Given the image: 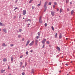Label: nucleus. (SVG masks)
Masks as SVG:
<instances>
[{
  "instance_id": "nucleus-1",
  "label": "nucleus",
  "mask_w": 75,
  "mask_h": 75,
  "mask_svg": "<svg viewBox=\"0 0 75 75\" xmlns=\"http://www.w3.org/2000/svg\"><path fill=\"white\" fill-rule=\"evenodd\" d=\"M47 4H48V2L46 1L45 3L44 7H47V6H46L47 5Z\"/></svg>"
},
{
  "instance_id": "nucleus-2",
  "label": "nucleus",
  "mask_w": 75,
  "mask_h": 75,
  "mask_svg": "<svg viewBox=\"0 0 75 75\" xmlns=\"http://www.w3.org/2000/svg\"><path fill=\"white\" fill-rule=\"evenodd\" d=\"M34 43V40H33L31 43H30L29 45L30 46H31L33 45V44Z\"/></svg>"
},
{
  "instance_id": "nucleus-3",
  "label": "nucleus",
  "mask_w": 75,
  "mask_h": 75,
  "mask_svg": "<svg viewBox=\"0 0 75 75\" xmlns=\"http://www.w3.org/2000/svg\"><path fill=\"white\" fill-rule=\"evenodd\" d=\"M26 10H24L23 11V15L24 16L25 15V14H26Z\"/></svg>"
},
{
  "instance_id": "nucleus-4",
  "label": "nucleus",
  "mask_w": 75,
  "mask_h": 75,
  "mask_svg": "<svg viewBox=\"0 0 75 75\" xmlns=\"http://www.w3.org/2000/svg\"><path fill=\"white\" fill-rule=\"evenodd\" d=\"M46 41V39H45L44 40H42V44H44V43H45V42Z\"/></svg>"
},
{
  "instance_id": "nucleus-5",
  "label": "nucleus",
  "mask_w": 75,
  "mask_h": 75,
  "mask_svg": "<svg viewBox=\"0 0 75 75\" xmlns=\"http://www.w3.org/2000/svg\"><path fill=\"white\" fill-rule=\"evenodd\" d=\"M30 41L29 40H28V41L27 42L26 44V46H27L30 43Z\"/></svg>"
},
{
  "instance_id": "nucleus-6",
  "label": "nucleus",
  "mask_w": 75,
  "mask_h": 75,
  "mask_svg": "<svg viewBox=\"0 0 75 75\" xmlns=\"http://www.w3.org/2000/svg\"><path fill=\"white\" fill-rule=\"evenodd\" d=\"M51 14L52 16H54L55 15V12L54 11H52L51 12Z\"/></svg>"
},
{
  "instance_id": "nucleus-7",
  "label": "nucleus",
  "mask_w": 75,
  "mask_h": 75,
  "mask_svg": "<svg viewBox=\"0 0 75 75\" xmlns=\"http://www.w3.org/2000/svg\"><path fill=\"white\" fill-rule=\"evenodd\" d=\"M3 31H4V33H7V30L6 29V28L2 30Z\"/></svg>"
},
{
  "instance_id": "nucleus-8",
  "label": "nucleus",
  "mask_w": 75,
  "mask_h": 75,
  "mask_svg": "<svg viewBox=\"0 0 75 75\" xmlns=\"http://www.w3.org/2000/svg\"><path fill=\"white\" fill-rule=\"evenodd\" d=\"M38 43V40H35V44L36 46L37 45Z\"/></svg>"
},
{
  "instance_id": "nucleus-9",
  "label": "nucleus",
  "mask_w": 75,
  "mask_h": 75,
  "mask_svg": "<svg viewBox=\"0 0 75 75\" xmlns=\"http://www.w3.org/2000/svg\"><path fill=\"white\" fill-rule=\"evenodd\" d=\"M7 59L6 58H4L3 59V61L4 62H6V61H7Z\"/></svg>"
},
{
  "instance_id": "nucleus-10",
  "label": "nucleus",
  "mask_w": 75,
  "mask_h": 75,
  "mask_svg": "<svg viewBox=\"0 0 75 75\" xmlns=\"http://www.w3.org/2000/svg\"><path fill=\"white\" fill-rule=\"evenodd\" d=\"M11 61L12 62V61H13V60L14 59V58L13 57H11Z\"/></svg>"
},
{
  "instance_id": "nucleus-11",
  "label": "nucleus",
  "mask_w": 75,
  "mask_h": 75,
  "mask_svg": "<svg viewBox=\"0 0 75 75\" xmlns=\"http://www.w3.org/2000/svg\"><path fill=\"white\" fill-rule=\"evenodd\" d=\"M62 35L61 34H60L59 37V39H61V38H62Z\"/></svg>"
},
{
  "instance_id": "nucleus-12",
  "label": "nucleus",
  "mask_w": 75,
  "mask_h": 75,
  "mask_svg": "<svg viewBox=\"0 0 75 75\" xmlns=\"http://www.w3.org/2000/svg\"><path fill=\"white\" fill-rule=\"evenodd\" d=\"M2 46L3 47H6V46H7V45H5V43H4L2 44Z\"/></svg>"
},
{
  "instance_id": "nucleus-13",
  "label": "nucleus",
  "mask_w": 75,
  "mask_h": 75,
  "mask_svg": "<svg viewBox=\"0 0 75 75\" xmlns=\"http://www.w3.org/2000/svg\"><path fill=\"white\" fill-rule=\"evenodd\" d=\"M4 71H5V70H1V73H3V72H4Z\"/></svg>"
},
{
  "instance_id": "nucleus-14",
  "label": "nucleus",
  "mask_w": 75,
  "mask_h": 75,
  "mask_svg": "<svg viewBox=\"0 0 75 75\" xmlns=\"http://www.w3.org/2000/svg\"><path fill=\"white\" fill-rule=\"evenodd\" d=\"M31 21V19H28L26 21Z\"/></svg>"
},
{
  "instance_id": "nucleus-15",
  "label": "nucleus",
  "mask_w": 75,
  "mask_h": 75,
  "mask_svg": "<svg viewBox=\"0 0 75 75\" xmlns=\"http://www.w3.org/2000/svg\"><path fill=\"white\" fill-rule=\"evenodd\" d=\"M39 22L41 24L42 23V20H39Z\"/></svg>"
},
{
  "instance_id": "nucleus-16",
  "label": "nucleus",
  "mask_w": 75,
  "mask_h": 75,
  "mask_svg": "<svg viewBox=\"0 0 75 75\" xmlns=\"http://www.w3.org/2000/svg\"><path fill=\"white\" fill-rule=\"evenodd\" d=\"M74 12V11H72L71 12V14L72 15L73 14V13Z\"/></svg>"
},
{
  "instance_id": "nucleus-17",
  "label": "nucleus",
  "mask_w": 75,
  "mask_h": 75,
  "mask_svg": "<svg viewBox=\"0 0 75 75\" xmlns=\"http://www.w3.org/2000/svg\"><path fill=\"white\" fill-rule=\"evenodd\" d=\"M33 0H30V1L29 2V3H31L33 1Z\"/></svg>"
},
{
  "instance_id": "nucleus-18",
  "label": "nucleus",
  "mask_w": 75,
  "mask_h": 75,
  "mask_svg": "<svg viewBox=\"0 0 75 75\" xmlns=\"http://www.w3.org/2000/svg\"><path fill=\"white\" fill-rule=\"evenodd\" d=\"M57 50H58V51H60V48H59V47H57Z\"/></svg>"
},
{
  "instance_id": "nucleus-19",
  "label": "nucleus",
  "mask_w": 75,
  "mask_h": 75,
  "mask_svg": "<svg viewBox=\"0 0 75 75\" xmlns=\"http://www.w3.org/2000/svg\"><path fill=\"white\" fill-rule=\"evenodd\" d=\"M55 38H57V33H56V34L55 35Z\"/></svg>"
},
{
  "instance_id": "nucleus-20",
  "label": "nucleus",
  "mask_w": 75,
  "mask_h": 75,
  "mask_svg": "<svg viewBox=\"0 0 75 75\" xmlns=\"http://www.w3.org/2000/svg\"><path fill=\"white\" fill-rule=\"evenodd\" d=\"M1 25V26H3V23L0 22V26Z\"/></svg>"
},
{
  "instance_id": "nucleus-21",
  "label": "nucleus",
  "mask_w": 75,
  "mask_h": 75,
  "mask_svg": "<svg viewBox=\"0 0 75 75\" xmlns=\"http://www.w3.org/2000/svg\"><path fill=\"white\" fill-rule=\"evenodd\" d=\"M48 4L50 6H51V2H49Z\"/></svg>"
},
{
  "instance_id": "nucleus-22",
  "label": "nucleus",
  "mask_w": 75,
  "mask_h": 75,
  "mask_svg": "<svg viewBox=\"0 0 75 75\" xmlns=\"http://www.w3.org/2000/svg\"><path fill=\"white\" fill-rule=\"evenodd\" d=\"M44 8H45L44 11L45 12L46 10H47V7H44Z\"/></svg>"
},
{
  "instance_id": "nucleus-23",
  "label": "nucleus",
  "mask_w": 75,
  "mask_h": 75,
  "mask_svg": "<svg viewBox=\"0 0 75 75\" xmlns=\"http://www.w3.org/2000/svg\"><path fill=\"white\" fill-rule=\"evenodd\" d=\"M62 9L61 8H60V13H62Z\"/></svg>"
},
{
  "instance_id": "nucleus-24",
  "label": "nucleus",
  "mask_w": 75,
  "mask_h": 75,
  "mask_svg": "<svg viewBox=\"0 0 75 75\" xmlns=\"http://www.w3.org/2000/svg\"><path fill=\"white\" fill-rule=\"evenodd\" d=\"M40 5H41V3H40L39 4H38L37 6L38 7H39V6H40Z\"/></svg>"
},
{
  "instance_id": "nucleus-25",
  "label": "nucleus",
  "mask_w": 75,
  "mask_h": 75,
  "mask_svg": "<svg viewBox=\"0 0 75 75\" xmlns=\"http://www.w3.org/2000/svg\"><path fill=\"white\" fill-rule=\"evenodd\" d=\"M68 2H69V0H66V3H68Z\"/></svg>"
},
{
  "instance_id": "nucleus-26",
  "label": "nucleus",
  "mask_w": 75,
  "mask_h": 75,
  "mask_svg": "<svg viewBox=\"0 0 75 75\" xmlns=\"http://www.w3.org/2000/svg\"><path fill=\"white\" fill-rule=\"evenodd\" d=\"M46 42L47 44H50V42H49V41H46Z\"/></svg>"
},
{
  "instance_id": "nucleus-27",
  "label": "nucleus",
  "mask_w": 75,
  "mask_h": 75,
  "mask_svg": "<svg viewBox=\"0 0 75 75\" xmlns=\"http://www.w3.org/2000/svg\"><path fill=\"white\" fill-rule=\"evenodd\" d=\"M19 32H21L22 31V29H19Z\"/></svg>"
},
{
  "instance_id": "nucleus-28",
  "label": "nucleus",
  "mask_w": 75,
  "mask_h": 75,
  "mask_svg": "<svg viewBox=\"0 0 75 75\" xmlns=\"http://www.w3.org/2000/svg\"><path fill=\"white\" fill-rule=\"evenodd\" d=\"M38 35L39 36H40V32H38Z\"/></svg>"
},
{
  "instance_id": "nucleus-29",
  "label": "nucleus",
  "mask_w": 75,
  "mask_h": 75,
  "mask_svg": "<svg viewBox=\"0 0 75 75\" xmlns=\"http://www.w3.org/2000/svg\"><path fill=\"white\" fill-rule=\"evenodd\" d=\"M52 28L53 31L54 30V27H53V26L52 27Z\"/></svg>"
},
{
  "instance_id": "nucleus-30",
  "label": "nucleus",
  "mask_w": 75,
  "mask_h": 75,
  "mask_svg": "<svg viewBox=\"0 0 75 75\" xmlns=\"http://www.w3.org/2000/svg\"><path fill=\"white\" fill-rule=\"evenodd\" d=\"M39 37H40V36H38L36 37V38L37 39H38L39 38Z\"/></svg>"
},
{
  "instance_id": "nucleus-31",
  "label": "nucleus",
  "mask_w": 75,
  "mask_h": 75,
  "mask_svg": "<svg viewBox=\"0 0 75 75\" xmlns=\"http://www.w3.org/2000/svg\"><path fill=\"white\" fill-rule=\"evenodd\" d=\"M41 18H42L41 16H40L39 20H40H40H41Z\"/></svg>"
},
{
  "instance_id": "nucleus-32",
  "label": "nucleus",
  "mask_w": 75,
  "mask_h": 75,
  "mask_svg": "<svg viewBox=\"0 0 75 75\" xmlns=\"http://www.w3.org/2000/svg\"><path fill=\"white\" fill-rule=\"evenodd\" d=\"M23 55L21 56H20V58H23Z\"/></svg>"
},
{
  "instance_id": "nucleus-33",
  "label": "nucleus",
  "mask_w": 75,
  "mask_h": 75,
  "mask_svg": "<svg viewBox=\"0 0 75 75\" xmlns=\"http://www.w3.org/2000/svg\"><path fill=\"white\" fill-rule=\"evenodd\" d=\"M54 4L55 5H57V2H55L54 3Z\"/></svg>"
},
{
  "instance_id": "nucleus-34",
  "label": "nucleus",
  "mask_w": 75,
  "mask_h": 75,
  "mask_svg": "<svg viewBox=\"0 0 75 75\" xmlns=\"http://www.w3.org/2000/svg\"><path fill=\"white\" fill-rule=\"evenodd\" d=\"M44 47H45V45H43L42 48H44Z\"/></svg>"
},
{
  "instance_id": "nucleus-35",
  "label": "nucleus",
  "mask_w": 75,
  "mask_h": 75,
  "mask_svg": "<svg viewBox=\"0 0 75 75\" xmlns=\"http://www.w3.org/2000/svg\"><path fill=\"white\" fill-rule=\"evenodd\" d=\"M10 46H11V47H13L14 46V45L11 44L10 45Z\"/></svg>"
},
{
  "instance_id": "nucleus-36",
  "label": "nucleus",
  "mask_w": 75,
  "mask_h": 75,
  "mask_svg": "<svg viewBox=\"0 0 75 75\" xmlns=\"http://www.w3.org/2000/svg\"><path fill=\"white\" fill-rule=\"evenodd\" d=\"M45 27H47V24L45 23Z\"/></svg>"
},
{
  "instance_id": "nucleus-37",
  "label": "nucleus",
  "mask_w": 75,
  "mask_h": 75,
  "mask_svg": "<svg viewBox=\"0 0 75 75\" xmlns=\"http://www.w3.org/2000/svg\"><path fill=\"white\" fill-rule=\"evenodd\" d=\"M22 75H25V73H24V72H23L22 73Z\"/></svg>"
},
{
  "instance_id": "nucleus-38",
  "label": "nucleus",
  "mask_w": 75,
  "mask_h": 75,
  "mask_svg": "<svg viewBox=\"0 0 75 75\" xmlns=\"http://www.w3.org/2000/svg\"><path fill=\"white\" fill-rule=\"evenodd\" d=\"M26 55H28V52H26Z\"/></svg>"
},
{
  "instance_id": "nucleus-39",
  "label": "nucleus",
  "mask_w": 75,
  "mask_h": 75,
  "mask_svg": "<svg viewBox=\"0 0 75 75\" xmlns=\"http://www.w3.org/2000/svg\"><path fill=\"white\" fill-rule=\"evenodd\" d=\"M18 38H20V37H21V35H19L18 36Z\"/></svg>"
},
{
  "instance_id": "nucleus-40",
  "label": "nucleus",
  "mask_w": 75,
  "mask_h": 75,
  "mask_svg": "<svg viewBox=\"0 0 75 75\" xmlns=\"http://www.w3.org/2000/svg\"><path fill=\"white\" fill-rule=\"evenodd\" d=\"M22 41H24V38H23L22 40Z\"/></svg>"
},
{
  "instance_id": "nucleus-41",
  "label": "nucleus",
  "mask_w": 75,
  "mask_h": 75,
  "mask_svg": "<svg viewBox=\"0 0 75 75\" xmlns=\"http://www.w3.org/2000/svg\"><path fill=\"white\" fill-rule=\"evenodd\" d=\"M16 18V16H15L13 17V18H14V19H15V18Z\"/></svg>"
},
{
  "instance_id": "nucleus-42",
  "label": "nucleus",
  "mask_w": 75,
  "mask_h": 75,
  "mask_svg": "<svg viewBox=\"0 0 75 75\" xmlns=\"http://www.w3.org/2000/svg\"><path fill=\"white\" fill-rule=\"evenodd\" d=\"M20 64H21V65H22V64H23V62H20Z\"/></svg>"
},
{
  "instance_id": "nucleus-43",
  "label": "nucleus",
  "mask_w": 75,
  "mask_h": 75,
  "mask_svg": "<svg viewBox=\"0 0 75 75\" xmlns=\"http://www.w3.org/2000/svg\"><path fill=\"white\" fill-rule=\"evenodd\" d=\"M67 11H69V8H67Z\"/></svg>"
},
{
  "instance_id": "nucleus-44",
  "label": "nucleus",
  "mask_w": 75,
  "mask_h": 75,
  "mask_svg": "<svg viewBox=\"0 0 75 75\" xmlns=\"http://www.w3.org/2000/svg\"><path fill=\"white\" fill-rule=\"evenodd\" d=\"M57 11H59V9L58 8H57Z\"/></svg>"
},
{
  "instance_id": "nucleus-45",
  "label": "nucleus",
  "mask_w": 75,
  "mask_h": 75,
  "mask_svg": "<svg viewBox=\"0 0 75 75\" xmlns=\"http://www.w3.org/2000/svg\"><path fill=\"white\" fill-rule=\"evenodd\" d=\"M21 15H20V16L19 17V18H21Z\"/></svg>"
},
{
  "instance_id": "nucleus-46",
  "label": "nucleus",
  "mask_w": 75,
  "mask_h": 75,
  "mask_svg": "<svg viewBox=\"0 0 75 75\" xmlns=\"http://www.w3.org/2000/svg\"><path fill=\"white\" fill-rule=\"evenodd\" d=\"M34 8V7H32V9L33 10Z\"/></svg>"
},
{
  "instance_id": "nucleus-47",
  "label": "nucleus",
  "mask_w": 75,
  "mask_h": 75,
  "mask_svg": "<svg viewBox=\"0 0 75 75\" xmlns=\"http://www.w3.org/2000/svg\"><path fill=\"white\" fill-rule=\"evenodd\" d=\"M15 9L16 10V9H18V8L17 7H16L15 8Z\"/></svg>"
},
{
  "instance_id": "nucleus-48",
  "label": "nucleus",
  "mask_w": 75,
  "mask_h": 75,
  "mask_svg": "<svg viewBox=\"0 0 75 75\" xmlns=\"http://www.w3.org/2000/svg\"><path fill=\"white\" fill-rule=\"evenodd\" d=\"M53 8H54V7H55V5H53Z\"/></svg>"
},
{
  "instance_id": "nucleus-49",
  "label": "nucleus",
  "mask_w": 75,
  "mask_h": 75,
  "mask_svg": "<svg viewBox=\"0 0 75 75\" xmlns=\"http://www.w3.org/2000/svg\"><path fill=\"white\" fill-rule=\"evenodd\" d=\"M15 3H17V1H15Z\"/></svg>"
},
{
  "instance_id": "nucleus-50",
  "label": "nucleus",
  "mask_w": 75,
  "mask_h": 75,
  "mask_svg": "<svg viewBox=\"0 0 75 75\" xmlns=\"http://www.w3.org/2000/svg\"><path fill=\"white\" fill-rule=\"evenodd\" d=\"M30 52H33V50H32L30 51Z\"/></svg>"
},
{
  "instance_id": "nucleus-51",
  "label": "nucleus",
  "mask_w": 75,
  "mask_h": 75,
  "mask_svg": "<svg viewBox=\"0 0 75 75\" xmlns=\"http://www.w3.org/2000/svg\"><path fill=\"white\" fill-rule=\"evenodd\" d=\"M8 68L9 69H10V67H9V66H8Z\"/></svg>"
},
{
  "instance_id": "nucleus-52",
  "label": "nucleus",
  "mask_w": 75,
  "mask_h": 75,
  "mask_svg": "<svg viewBox=\"0 0 75 75\" xmlns=\"http://www.w3.org/2000/svg\"><path fill=\"white\" fill-rule=\"evenodd\" d=\"M66 40H68V38H67Z\"/></svg>"
},
{
  "instance_id": "nucleus-53",
  "label": "nucleus",
  "mask_w": 75,
  "mask_h": 75,
  "mask_svg": "<svg viewBox=\"0 0 75 75\" xmlns=\"http://www.w3.org/2000/svg\"><path fill=\"white\" fill-rule=\"evenodd\" d=\"M23 68H24V66H23V67H22Z\"/></svg>"
},
{
  "instance_id": "nucleus-54",
  "label": "nucleus",
  "mask_w": 75,
  "mask_h": 75,
  "mask_svg": "<svg viewBox=\"0 0 75 75\" xmlns=\"http://www.w3.org/2000/svg\"><path fill=\"white\" fill-rule=\"evenodd\" d=\"M66 65H67V66L68 65V64H66Z\"/></svg>"
},
{
  "instance_id": "nucleus-55",
  "label": "nucleus",
  "mask_w": 75,
  "mask_h": 75,
  "mask_svg": "<svg viewBox=\"0 0 75 75\" xmlns=\"http://www.w3.org/2000/svg\"><path fill=\"white\" fill-rule=\"evenodd\" d=\"M70 4H72V2H70Z\"/></svg>"
},
{
  "instance_id": "nucleus-56",
  "label": "nucleus",
  "mask_w": 75,
  "mask_h": 75,
  "mask_svg": "<svg viewBox=\"0 0 75 75\" xmlns=\"http://www.w3.org/2000/svg\"><path fill=\"white\" fill-rule=\"evenodd\" d=\"M26 65H27V64H25V67H26Z\"/></svg>"
},
{
  "instance_id": "nucleus-57",
  "label": "nucleus",
  "mask_w": 75,
  "mask_h": 75,
  "mask_svg": "<svg viewBox=\"0 0 75 75\" xmlns=\"http://www.w3.org/2000/svg\"><path fill=\"white\" fill-rule=\"evenodd\" d=\"M28 25H30V23H28Z\"/></svg>"
},
{
  "instance_id": "nucleus-58",
  "label": "nucleus",
  "mask_w": 75,
  "mask_h": 75,
  "mask_svg": "<svg viewBox=\"0 0 75 75\" xmlns=\"http://www.w3.org/2000/svg\"><path fill=\"white\" fill-rule=\"evenodd\" d=\"M25 18H23V19H24Z\"/></svg>"
},
{
  "instance_id": "nucleus-59",
  "label": "nucleus",
  "mask_w": 75,
  "mask_h": 75,
  "mask_svg": "<svg viewBox=\"0 0 75 75\" xmlns=\"http://www.w3.org/2000/svg\"><path fill=\"white\" fill-rule=\"evenodd\" d=\"M1 29H0V31H1Z\"/></svg>"
},
{
  "instance_id": "nucleus-60",
  "label": "nucleus",
  "mask_w": 75,
  "mask_h": 75,
  "mask_svg": "<svg viewBox=\"0 0 75 75\" xmlns=\"http://www.w3.org/2000/svg\"><path fill=\"white\" fill-rule=\"evenodd\" d=\"M67 75H69V74H67Z\"/></svg>"
},
{
  "instance_id": "nucleus-61",
  "label": "nucleus",
  "mask_w": 75,
  "mask_h": 75,
  "mask_svg": "<svg viewBox=\"0 0 75 75\" xmlns=\"http://www.w3.org/2000/svg\"><path fill=\"white\" fill-rule=\"evenodd\" d=\"M59 72H61V71H59Z\"/></svg>"
},
{
  "instance_id": "nucleus-62",
  "label": "nucleus",
  "mask_w": 75,
  "mask_h": 75,
  "mask_svg": "<svg viewBox=\"0 0 75 75\" xmlns=\"http://www.w3.org/2000/svg\"><path fill=\"white\" fill-rule=\"evenodd\" d=\"M17 32L18 33H19V32L18 31Z\"/></svg>"
},
{
  "instance_id": "nucleus-63",
  "label": "nucleus",
  "mask_w": 75,
  "mask_h": 75,
  "mask_svg": "<svg viewBox=\"0 0 75 75\" xmlns=\"http://www.w3.org/2000/svg\"><path fill=\"white\" fill-rule=\"evenodd\" d=\"M16 9L15 8L14 9V10H16Z\"/></svg>"
},
{
  "instance_id": "nucleus-64",
  "label": "nucleus",
  "mask_w": 75,
  "mask_h": 75,
  "mask_svg": "<svg viewBox=\"0 0 75 75\" xmlns=\"http://www.w3.org/2000/svg\"><path fill=\"white\" fill-rule=\"evenodd\" d=\"M63 57H62V58H63Z\"/></svg>"
}]
</instances>
